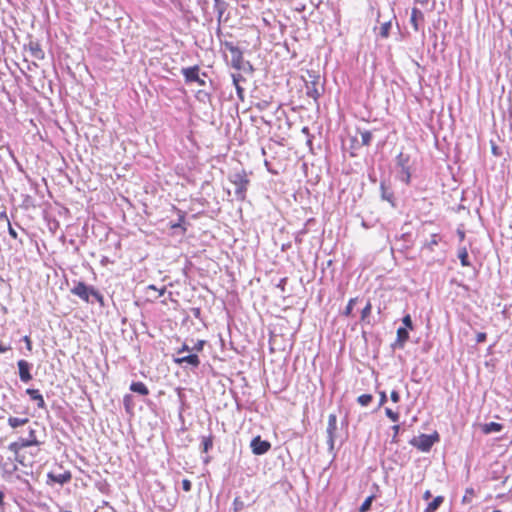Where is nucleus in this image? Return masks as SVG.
<instances>
[{
  "instance_id": "21",
  "label": "nucleus",
  "mask_w": 512,
  "mask_h": 512,
  "mask_svg": "<svg viewBox=\"0 0 512 512\" xmlns=\"http://www.w3.org/2000/svg\"><path fill=\"white\" fill-rule=\"evenodd\" d=\"M130 390L132 392L138 393L140 395L146 396L149 394V389L143 382H132L130 385Z\"/></svg>"
},
{
  "instance_id": "41",
  "label": "nucleus",
  "mask_w": 512,
  "mask_h": 512,
  "mask_svg": "<svg viewBox=\"0 0 512 512\" xmlns=\"http://www.w3.org/2000/svg\"><path fill=\"white\" fill-rule=\"evenodd\" d=\"M233 82L235 84V87L237 89L238 94H241L243 89L239 86L238 80H237V78L235 76H233Z\"/></svg>"
},
{
  "instance_id": "36",
  "label": "nucleus",
  "mask_w": 512,
  "mask_h": 512,
  "mask_svg": "<svg viewBox=\"0 0 512 512\" xmlns=\"http://www.w3.org/2000/svg\"><path fill=\"white\" fill-rule=\"evenodd\" d=\"M182 489L185 491V492H189L191 491L192 489V483L189 479H184L182 481Z\"/></svg>"
},
{
  "instance_id": "3",
  "label": "nucleus",
  "mask_w": 512,
  "mask_h": 512,
  "mask_svg": "<svg viewBox=\"0 0 512 512\" xmlns=\"http://www.w3.org/2000/svg\"><path fill=\"white\" fill-rule=\"evenodd\" d=\"M229 180L235 185V194L238 199L244 200L250 183L248 175L244 169L237 171L229 176Z\"/></svg>"
},
{
  "instance_id": "27",
  "label": "nucleus",
  "mask_w": 512,
  "mask_h": 512,
  "mask_svg": "<svg viewBox=\"0 0 512 512\" xmlns=\"http://www.w3.org/2000/svg\"><path fill=\"white\" fill-rule=\"evenodd\" d=\"M371 394H362L358 397L357 401L361 406H368L372 402Z\"/></svg>"
},
{
  "instance_id": "11",
  "label": "nucleus",
  "mask_w": 512,
  "mask_h": 512,
  "mask_svg": "<svg viewBox=\"0 0 512 512\" xmlns=\"http://www.w3.org/2000/svg\"><path fill=\"white\" fill-rule=\"evenodd\" d=\"M175 363L182 365L184 363L197 368L200 365V359L196 354H189L186 356H178L174 359Z\"/></svg>"
},
{
  "instance_id": "33",
  "label": "nucleus",
  "mask_w": 512,
  "mask_h": 512,
  "mask_svg": "<svg viewBox=\"0 0 512 512\" xmlns=\"http://www.w3.org/2000/svg\"><path fill=\"white\" fill-rule=\"evenodd\" d=\"M147 290H152V291H155L157 292V295L154 296V298H159L161 297L162 295H164L165 291H166V288L165 287H162L161 289H157L154 285H149L147 287Z\"/></svg>"
},
{
  "instance_id": "14",
  "label": "nucleus",
  "mask_w": 512,
  "mask_h": 512,
  "mask_svg": "<svg viewBox=\"0 0 512 512\" xmlns=\"http://www.w3.org/2000/svg\"><path fill=\"white\" fill-rule=\"evenodd\" d=\"M26 394L30 397L32 401H35L37 403L38 408H45V400L38 389L28 388L26 389Z\"/></svg>"
},
{
  "instance_id": "45",
  "label": "nucleus",
  "mask_w": 512,
  "mask_h": 512,
  "mask_svg": "<svg viewBox=\"0 0 512 512\" xmlns=\"http://www.w3.org/2000/svg\"><path fill=\"white\" fill-rule=\"evenodd\" d=\"M184 351H190V348L184 344L177 352L178 355L182 354Z\"/></svg>"
},
{
  "instance_id": "17",
  "label": "nucleus",
  "mask_w": 512,
  "mask_h": 512,
  "mask_svg": "<svg viewBox=\"0 0 512 512\" xmlns=\"http://www.w3.org/2000/svg\"><path fill=\"white\" fill-rule=\"evenodd\" d=\"M173 209L177 212L179 218H178V222L170 224V228L171 229L181 228L183 233H185L187 231V228L183 224L185 223L186 213L184 211L178 209L176 206H173Z\"/></svg>"
},
{
  "instance_id": "12",
  "label": "nucleus",
  "mask_w": 512,
  "mask_h": 512,
  "mask_svg": "<svg viewBox=\"0 0 512 512\" xmlns=\"http://www.w3.org/2000/svg\"><path fill=\"white\" fill-rule=\"evenodd\" d=\"M408 339L409 330L407 328L399 327L397 329V338L396 341L392 344V348H403Z\"/></svg>"
},
{
  "instance_id": "52",
  "label": "nucleus",
  "mask_w": 512,
  "mask_h": 512,
  "mask_svg": "<svg viewBox=\"0 0 512 512\" xmlns=\"http://www.w3.org/2000/svg\"><path fill=\"white\" fill-rule=\"evenodd\" d=\"M0 219H5L7 222L9 221L8 216L6 212H0Z\"/></svg>"
},
{
  "instance_id": "15",
  "label": "nucleus",
  "mask_w": 512,
  "mask_h": 512,
  "mask_svg": "<svg viewBox=\"0 0 512 512\" xmlns=\"http://www.w3.org/2000/svg\"><path fill=\"white\" fill-rule=\"evenodd\" d=\"M28 50L30 55L37 60H43L45 57V53L38 42L30 41L28 44Z\"/></svg>"
},
{
  "instance_id": "8",
  "label": "nucleus",
  "mask_w": 512,
  "mask_h": 512,
  "mask_svg": "<svg viewBox=\"0 0 512 512\" xmlns=\"http://www.w3.org/2000/svg\"><path fill=\"white\" fill-rule=\"evenodd\" d=\"M425 22L424 14L423 12L417 8L413 7L411 11V17H410V23L415 31H419Z\"/></svg>"
},
{
  "instance_id": "6",
  "label": "nucleus",
  "mask_w": 512,
  "mask_h": 512,
  "mask_svg": "<svg viewBox=\"0 0 512 512\" xmlns=\"http://www.w3.org/2000/svg\"><path fill=\"white\" fill-rule=\"evenodd\" d=\"M323 90L324 88L319 78H316L310 82H306V95L309 98H312L314 101L319 99L323 93Z\"/></svg>"
},
{
  "instance_id": "40",
  "label": "nucleus",
  "mask_w": 512,
  "mask_h": 512,
  "mask_svg": "<svg viewBox=\"0 0 512 512\" xmlns=\"http://www.w3.org/2000/svg\"><path fill=\"white\" fill-rule=\"evenodd\" d=\"M414 2L421 7H426L430 0H414Z\"/></svg>"
},
{
  "instance_id": "51",
  "label": "nucleus",
  "mask_w": 512,
  "mask_h": 512,
  "mask_svg": "<svg viewBox=\"0 0 512 512\" xmlns=\"http://www.w3.org/2000/svg\"><path fill=\"white\" fill-rule=\"evenodd\" d=\"M4 506V493L0 490V507Z\"/></svg>"
},
{
  "instance_id": "46",
  "label": "nucleus",
  "mask_w": 512,
  "mask_h": 512,
  "mask_svg": "<svg viewBox=\"0 0 512 512\" xmlns=\"http://www.w3.org/2000/svg\"><path fill=\"white\" fill-rule=\"evenodd\" d=\"M431 496H432V494H431L430 490L425 491V492H424V494H423V498H424L425 500L430 499V498H431Z\"/></svg>"
},
{
  "instance_id": "16",
  "label": "nucleus",
  "mask_w": 512,
  "mask_h": 512,
  "mask_svg": "<svg viewBox=\"0 0 512 512\" xmlns=\"http://www.w3.org/2000/svg\"><path fill=\"white\" fill-rule=\"evenodd\" d=\"M337 430V417L335 414H330L328 417L327 434L330 442L334 441L335 432Z\"/></svg>"
},
{
  "instance_id": "32",
  "label": "nucleus",
  "mask_w": 512,
  "mask_h": 512,
  "mask_svg": "<svg viewBox=\"0 0 512 512\" xmlns=\"http://www.w3.org/2000/svg\"><path fill=\"white\" fill-rule=\"evenodd\" d=\"M402 322L404 325L403 328H407L408 330H413V324H412V320H411V317L409 314H407L403 317Z\"/></svg>"
},
{
  "instance_id": "26",
  "label": "nucleus",
  "mask_w": 512,
  "mask_h": 512,
  "mask_svg": "<svg viewBox=\"0 0 512 512\" xmlns=\"http://www.w3.org/2000/svg\"><path fill=\"white\" fill-rule=\"evenodd\" d=\"M475 497V492L473 488H466L464 496L462 498V503H470Z\"/></svg>"
},
{
  "instance_id": "57",
  "label": "nucleus",
  "mask_w": 512,
  "mask_h": 512,
  "mask_svg": "<svg viewBox=\"0 0 512 512\" xmlns=\"http://www.w3.org/2000/svg\"><path fill=\"white\" fill-rule=\"evenodd\" d=\"M492 512H502V511H501V510H499V509H495V510H493Z\"/></svg>"
},
{
  "instance_id": "48",
  "label": "nucleus",
  "mask_w": 512,
  "mask_h": 512,
  "mask_svg": "<svg viewBox=\"0 0 512 512\" xmlns=\"http://www.w3.org/2000/svg\"><path fill=\"white\" fill-rule=\"evenodd\" d=\"M378 34H380L381 36H384V24H381L378 28Z\"/></svg>"
},
{
  "instance_id": "20",
  "label": "nucleus",
  "mask_w": 512,
  "mask_h": 512,
  "mask_svg": "<svg viewBox=\"0 0 512 512\" xmlns=\"http://www.w3.org/2000/svg\"><path fill=\"white\" fill-rule=\"evenodd\" d=\"M29 422H30V420L28 417L18 418V417L10 416L8 418V425L13 429H16L20 426L27 425V424H29Z\"/></svg>"
},
{
  "instance_id": "39",
  "label": "nucleus",
  "mask_w": 512,
  "mask_h": 512,
  "mask_svg": "<svg viewBox=\"0 0 512 512\" xmlns=\"http://www.w3.org/2000/svg\"><path fill=\"white\" fill-rule=\"evenodd\" d=\"M23 341L26 344V348L28 351H32V341L29 336H24Z\"/></svg>"
},
{
  "instance_id": "34",
  "label": "nucleus",
  "mask_w": 512,
  "mask_h": 512,
  "mask_svg": "<svg viewBox=\"0 0 512 512\" xmlns=\"http://www.w3.org/2000/svg\"><path fill=\"white\" fill-rule=\"evenodd\" d=\"M370 312H371V304L369 302H367L361 311V319L365 320L367 318V316L370 314Z\"/></svg>"
},
{
  "instance_id": "7",
  "label": "nucleus",
  "mask_w": 512,
  "mask_h": 512,
  "mask_svg": "<svg viewBox=\"0 0 512 512\" xmlns=\"http://www.w3.org/2000/svg\"><path fill=\"white\" fill-rule=\"evenodd\" d=\"M251 450L255 455H263L271 449V443L267 440H262L260 436H256L251 440Z\"/></svg>"
},
{
  "instance_id": "50",
  "label": "nucleus",
  "mask_w": 512,
  "mask_h": 512,
  "mask_svg": "<svg viewBox=\"0 0 512 512\" xmlns=\"http://www.w3.org/2000/svg\"><path fill=\"white\" fill-rule=\"evenodd\" d=\"M393 431H394V435H393V439L397 436L398 434V431H399V425H394L392 427Z\"/></svg>"
},
{
  "instance_id": "2",
  "label": "nucleus",
  "mask_w": 512,
  "mask_h": 512,
  "mask_svg": "<svg viewBox=\"0 0 512 512\" xmlns=\"http://www.w3.org/2000/svg\"><path fill=\"white\" fill-rule=\"evenodd\" d=\"M71 293L86 303L90 301V296H93L96 301H98L100 304H103V295L93 287L87 286L82 281H79L74 285V287L71 289Z\"/></svg>"
},
{
  "instance_id": "1",
  "label": "nucleus",
  "mask_w": 512,
  "mask_h": 512,
  "mask_svg": "<svg viewBox=\"0 0 512 512\" xmlns=\"http://www.w3.org/2000/svg\"><path fill=\"white\" fill-rule=\"evenodd\" d=\"M41 441L37 438L35 428L28 427V435L21 436L8 446L10 452L14 454L15 460L24 467H31L38 455Z\"/></svg>"
},
{
  "instance_id": "56",
  "label": "nucleus",
  "mask_w": 512,
  "mask_h": 512,
  "mask_svg": "<svg viewBox=\"0 0 512 512\" xmlns=\"http://www.w3.org/2000/svg\"><path fill=\"white\" fill-rule=\"evenodd\" d=\"M380 187H381V189H384V183L381 182Z\"/></svg>"
},
{
  "instance_id": "13",
  "label": "nucleus",
  "mask_w": 512,
  "mask_h": 512,
  "mask_svg": "<svg viewBox=\"0 0 512 512\" xmlns=\"http://www.w3.org/2000/svg\"><path fill=\"white\" fill-rule=\"evenodd\" d=\"M199 70L200 69H199L198 65H195V66H192V67L183 68L182 69V74H183V76L185 78V81L187 83L198 81Z\"/></svg>"
},
{
  "instance_id": "31",
  "label": "nucleus",
  "mask_w": 512,
  "mask_h": 512,
  "mask_svg": "<svg viewBox=\"0 0 512 512\" xmlns=\"http://www.w3.org/2000/svg\"><path fill=\"white\" fill-rule=\"evenodd\" d=\"M372 501H373L372 496L366 498L365 501L360 506V512H367L371 507Z\"/></svg>"
},
{
  "instance_id": "22",
  "label": "nucleus",
  "mask_w": 512,
  "mask_h": 512,
  "mask_svg": "<svg viewBox=\"0 0 512 512\" xmlns=\"http://www.w3.org/2000/svg\"><path fill=\"white\" fill-rule=\"evenodd\" d=\"M444 502L443 496H437L435 497L425 508L423 512H435Z\"/></svg>"
},
{
  "instance_id": "4",
  "label": "nucleus",
  "mask_w": 512,
  "mask_h": 512,
  "mask_svg": "<svg viewBox=\"0 0 512 512\" xmlns=\"http://www.w3.org/2000/svg\"><path fill=\"white\" fill-rule=\"evenodd\" d=\"M439 441V435L435 432L432 435L421 434L411 440V444L423 452L431 449L434 443Z\"/></svg>"
},
{
  "instance_id": "23",
  "label": "nucleus",
  "mask_w": 512,
  "mask_h": 512,
  "mask_svg": "<svg viewBox=\"0 0 512 512\" xmlns=\"http://www.w3.org/2000/svg\"><path fill=\"white\" fill-rule=\"evenodd\" d=\"M349 141H350V146L348 149L350 150V155L355 156L356 155L355 150L362 147V145H360L361 140H359V138H358V132L356 133L355 136H351L349 138Z\"/></svg>"
},
{
  "instance_id": "10",
  "label": "nucleus",
  "mask_w": 512,
  "mask_h": 512,
  "mask_svg": "<svg viewBox=\"0 0 512 512\" xmlns=\"http://www.w3.org/2000/svg\"><path fill=\"white\" fill-rule=\"evenodd\" d=\"M396 161H397V165L402 168V170L406 176V181L408 182L409 178H410V171H409L410 155L400 152L397 155Z\"/></svg>"
},
{
  "instance_id": "25",
  "label": "nucleus",
  "mask_w": 512,
  "mask_h": 512,
  "mask_svg": "<svg viewBox=\"0 0 512 512\" xmlns=\"http://www.w3.org/2000/svg\"><path fill=\"white\" fill-rule=\"evenodd\" d=\"M358 135L360 136V140H361L360 145L367 146V145L370 144L372 136H371V133L369 131L358 132Z\"/></svg>"
},
{
  "instance_id": "9",
  "label": "nucleus",
  "mask_w": 512,
  "mask_h": 512,
  "mask_svg": "<svg viewBox=\"0 0 512 512\" xmlns=\"http://www.w3.org/2000/svg\"><path fill=\"white\" fill-rule=\"evenodd\" d=\"M19 378L22 382L27 383L32 380V375L30 373L31 365L28 361L21 359L17 362Z\"/></svg>"
},
{
  "instance_id": "42",
  "label": "nucleus",
  "mask_w": 512,
  "mask_h": 512,
  "mask_svg": "<svg viewBox=\"0 0 512 512\" xmlns=\"http://www.w3.org/2000/svg\"><path fill=\"white\" fill-rule=\"evenodd\" d=\"M204 341H198V343L195 344L194 350L201 351L203 349Z\"/></svg>"
},
{
  "instance_id": "18",
  "label": "nucleus",
  "mask_w": 512,
  "mask_h": 512,
  "mask_svg": "<svg viewBox=\"0 0 512 512\" xmlns=\"http://www.w3.org/2000/svg\"><path fill=\"white\" fill-rule=\"evenodd\" d=\"M48 477L55 483L65 484L71 480L72 475L70 472L67 471L64 473L57 474V475L49 473Z\"/></svg>"
},
{
  "instance_id": "53",
  "label": "nucleus",
  "mask_w": 512,
  "mask_h": 512,
  "mask_svg": "<svg viewBox=\"0 0 512 512\" xmlns=\"http://www.w3.org/2000/svg\"><path fill=\"white\" fill-rule=\"evenodd\" d=\"M379 396H380L379 404L382 405L384 403V392H379Z\"/></svg>"
},
{
  "instance_id": "37",
  "label": "nucleus",
  "mask_w": 512,
  "mask_h": 512,
  "mask_svg": "<svg viewBox=\"0 0 512 512\" xmlns=\"http://www.w3.org/2000/svg\"><path fill=\"white\" fill-rule=\"evenodd\" d=\"M8 232H9V235L13 238V239H17L18 237V234L16 232V230L12 227L10 221H8Z\"/></svg>"
},
{
  "instance_id": "55",
  "label": "nucleus",
  "mask_w": 512,
  "mask_h": 512,
  "mask_svg": "<svg viewBox=\"0 0 512 512\" xmlns=\"http://www.w3.org/2000/svg\"><path fill=\"white\" fill-rule=\"evenodd\" d=\"M389 25H390L389 23H386V27H385L386 32L388 31Z\"/></svg>"
},
{
  "instance_id": "38",
  "label": "nucleus",
  "mask_w": 512,
  "mask_h": 512,
  "mask_svg": "<svg viewBox=\"0 0 512 512\" xmlns=\"http://www.w3.org/2000/svg\"><path fill=\"white\" fill-rule=\"evenodd\" d=\"M487 335L484 332H479L476 335V342L477 343H483L486 341Z\"/></svg>"
},
{
  "instance_id": "24",
  "label": "nucleus",
  "mask_w": 512,
  "mask_h": 512,
  "mask_svg": "<svg viewBox=\"0 0 512 512\" xmlns=\"http://www.w3.org/2000/svg\"><path fill=\"white\" fill-rule=\"evenodd\" d=\"M458 258L460 259L461 265L463 267H469L471 266V263L469 261V255L466 247H462L458 251Z\"/></svg>"
},
{
  "instance_id": "30",
  "label": "nucleus",
  "mask_w": 512,
  "mask_h": 512,
  "mask_svg": "<svg viewBox=\"0 0 512 512\" xmlns=\"http://www.w3.org/2000/svg\"><path fill=\"white\" fill-rule=\"evenodd\" d=\"M203 451L204 452H208L209 449L212 448L213 446V438L212 436H208V437H203Z\"/></svg>"
},
{
  "instance_id": "47",
  "label": "nucleus",
  "mask_w": 512,
  "mask_h": 512,
  "mask_svg": "<svg viewBox=\"0 0 512 512\" xmlns=\"http://www.w3.org/2000/svg\"><path fill=\"white\" fill-rule=\"evenodd\" d=\"M492 153H493L494 156H499L500 155L497 146H495V145L492 146Z\"/></svg>"
},
{
  "instance_id": "49",
  "label": "nucleus",
  "mask_w": 512,
  "mask_h": 512,
  "mask_svg": "<svg viewBox=\"0 0 512 512\" xmlns=\"http://www.w3.org/2000/svg\"><path fill=\"white\" fill-rule=\"evenodd\" d=\"M458 236L460 241H463L465 238V232L463 230H458Z\"/></svg>"
},
{
  "instance_id": "19",
  "label": "nucleus",
  "mask_w": 512,
  "mask_h": 512,
  "mask_svg": "<svg viewBox=\"0 0 512 512\" xmlns=\"http://www.w3.org/2000/svg\"><path fill=\"white\" fill-rule=\"evenodd\" d=\"M503 429V425L497 422H489L482 425L481 430L484 434H490L492 432H500Z\"/></svg>"
},
{
  "instance_id": "5",
  "label": "nucleus",
  "mask_w": 512,
  "mask_h": 512,
  "mask_svg": "<svg viewBox=\"0 0 512 512\" xmlns=\"http://www.w3.org/2000/svg\"><path fill=\"white\" fill-rule=\"evenodd\" d=\"M225 48L231 54V65H232V67H234L237 70L242 69L243 61H244L242 51L237 46H235L233 43H231V42H226L225 43Z\"/></svg>"
},
{
  "instance_id": "59",
  "label": "nucleus",
  "mask_w": 512,
  "mask_h": 512,
  "mask_svg": "<svg viewBox=\"0 0 512 512\" xmlns=\"http://www.w3.org/2000/svg\"><path fill=\"white\" fill-rule=\"evenodd\" d=\"M0 280L2 281V278L0 277Z\"/></svg>"
},
{
  "instance_id": "28",
  "label": "nucleus",
  "mask_w": 512,
  "mask_h": 512,
  "mask_svg": "<svg viewBox=\"0 0 512 512\" xmlns=\"http://www.w3.org/2000/svg\"><path fill=\"white\" fill-rule=\"evenodd\" d=\"M245 506H246V504L239 496L234 498V501H233L234 512H239V511L243 510Z\"/></svg>"
},
{
  "instance_id": "29",
  "label": "nucleus",
  "mask_w": 512,
  "mask_h": 512,
  "mask_svg": "<svg viewBox=\"0 0 512 512\" xmlns=\"http://www.w3.org/2000/svg\"><path fill=\"white\" fill-rule=\"evenodd\" d=\"M357 301H358V298H352L349 300L348 305L346 306V308L343 312L345 316L349 317V316L353 315V313H352L353 306L357 303Z\"/></svg>"
},
{
  "instance_id": "54",
  "label": "nucleus",
  "mask_w": 512,
  "mask_h": 512,
  "mask_svg": "<svg viewBox=\"0 0 512 512\" xmlns=\"http://www.w3.org/2000/svg\"><path fill=\"white\" fill-rule=\"evenodd\" d=\"M195 82L198 83L200 86L205 85V81L203 79H201L199 76H198V81H195Z\"/></svg>"
},
{
  "instance_id": "58",
  "label": "nucleus",
  "mask_w": 512,
  "mask_h": 512,
  "mask_svg": "<svg viewBox=\"0 0 512 512\" xmlns=\"http://www.w3.org/2000/svg\"><path fill=\"white\" fill-rule=\"evenodd\" d=\"M60 512H71V511H69V510H61Z\"/></svg>"
},
{
  "instance_id": "35",
  "label": "nucleus",
  "mask_w": 512,
  "mask_h": 512,
  "mask_svg": "<svg viewBox=\"0 0 512 512\" xmlns=\"http://www.w3.org/2000/svg\"><path fill=\"white\" fill-rule=\"evenodd\" d=\"M386 416H388L393 422H397L399 419V414L390 409H386Z\"/></svg>"
},
{
  "instance_id": "43",
  "label": "nucleus",
  "mask_w": 512,
  "mask_h": 512,
  "mask_svg": "<svg viewBox=\"0 0 512 512\" xmlns=\"http://www.w3.org/2000/svg\"><path fill=\"white\" fill-rule=\"evenodd\" d=\"M391 399L393 402H397L399 400V394L396 391L391 392Z\"/></svg>"
},
{
  "instance_id": "44",
  "label": "nucleus",
  "mask_w": 512,
  "mask_h": 512,
  "mask_svg": "<svg viewBox=\"0 0 512 512\" xmlns=\"http://www.w3.org/2000/svg\"><path fill=\"white\" fill-rule=\"evenodd\" d=\"M10 349V346H6L0 342V353H5Z\"/></svg>"
}]
</instances>
